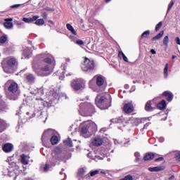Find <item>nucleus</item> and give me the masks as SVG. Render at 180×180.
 <instances>
[{
    "label": "nucleus",
    "instance_id": "obj_18",
    "mask_svg": "<svg viewBox=\"0 0 180 180\" xmlns=\"http://www.w3.org/2000/svg\"><path fill=\"white\" fill-rule=\"evenodd\" d=\"M20 158V162L22 164H23V165H27V164H29V159L30 158V157L22 154L21 155Z\"/></svg>",
    "mask_w": 180,
    "mask_h": 180
},
{
    "label": "nucleus",
    "instance_id": "obj_10",
    "mask_svg": "<svg viewBox=\"0 0 180 180\" xmlns=\"http://www.w3.org/2000/svg\"><path fill=\"white\" fill-rule=\"evenodd\" d=\"M51 136H53V129H48L43 133L41 140L44 146L47 144Z\"/></svg>",
    "mask_w": 180,
    "mask_h": 180
},
{
    "label": "nucleus",
    "instance_id": "obj_36",
    "mask_svg": "<svg viewBox=\"0 0 180 180\" xmlns=\"http://www.w3.org/2000/svg\"><path fill=\"white\" fill-rule=\"evenodd\" d=\"M4 25L6 27V29H11L13 27V24L10 22H4Z\"/></svg>",
    "mask_w": 180,
    "mask_h": 180
},
{
    "label": "nucleus",
    "instance_id": "obj_41",
    "mask_svg": "<svg viewBox=\"0 0 180 180\" xmlns=\"http://www.w3.org/2000/svg\"><path fill=\"white\" fill-rule=\"evenodd\" d=\"M147 36H150V30H146L141 34V39H144V37H147Z\"/></svg>",
    "mask_w": 180,
    "mask_h": 180
},
{
    "label": "nucleus",
    "instance_id": "obj_25",
    "mask_svg": "<svg viewBox=\"0 0 180 180\" xmlns=\"http://www.w3.org/2000/svg\"><path fill=\"white\" fill-rule=\"evenodd\" d=\"M66 27H67L68 30H69V32H70V33H72V34L77 36V31H75V30L74 29V27H72V25H71V24H67Z\"/></svg>",
    "mask_w": 180,
    "mask_h": 180
},
{
    "label": "nucleus",
    "instance_id": "obj_4",
    "mask_svg": "<svg viewBox=\"0 0 180 180\" xmlns=\"http://www.w3.org/2000/svg\"><path fill=\"white\" fill-rule=\"evenodd\" d=\"M5 88L8 89L6 92L7 98L11 101H16L19 97V87L18 84L9 80L6 83Z\"/></svg>",
    "mask_w": 180,
    "mask_h": 180
},
{
    "label": "nucleus",
    "instance_id": "obj_60",
    "mask_svg": "<svg viewBox=\"0 0 180 180\" xmlns=\"http://www.w3.org/2000/svg\"><path fill=\"white\" fill-rule=\"evenodd\" d=\"M150 53H151L152 54H156V53H157V52H156L155 50H154V49H151V50H150Z\"/></svg>",
    "mask_w": 180,
    "mask_h": 180
},
{
    "label": "nucleus",
    "instance_id": "obj_9",
    "mask_svg": "<svg viewBox=\"0 0 180 180\" xmlns=\"http://www.w3.org/2000/svg\"><path fill=\"white\" fill-rule=\"evenodd\" d=\"M96 85L100 88V91H105L106 83H105V77L99 75L96 77Z\"/></svg>",
    "mask_w": 180,
    "mask_h": 180
},
{
    "label": "nucleus",
    "instance_id": "obj_6",
    "mask_svg": "<svg viewBox=\"0 0 180 180\" xmlns=\"http://www.w3.org/2000/svg\"><path fill=\"white\" fill-rule=\"evenodd\" d=\"M96 105L98 108L101 109V110L108 109L110 106V100L105 98V96L100 97L98 96L96 98Z\"/></svg>",
    "mask_w": 180,
    "mask_h": 180
},
{
    "label": "nucleus",
    "instance_id": "obj_30",
    "mask_svg": "<svg viewBox=\"0 0 180 180\" xmlns=\"http://www.w3.org/2000/svg\"><path fill=\"white\" fill-rule=\"evenodd\" d=\"M50 140L52 146H54L58 143V137H57V136H51Z\"/></svg>",
    "mask_w": 180,
    "mask_h": 180
},
{
    "label": "nucleus",
    "instance_id": "obj_34",
    "mask_svg": "<svg viewBox=\"0 0 180 180\" xmlns=\"http://www.w3.org/2000/svg\"><path fill=\"white\" fill-rule=\"evenodd\" d=\"M134 157H135L136 162H139V161H140V160H141V155H140V153H139V152H135Z\"/></svg>",
    "mask_w": 180,
    "mask_h": 180
},
{
    "label": "nucleus",
    "instance_id": "obj_13",
    "mask_svg": "<svg viewBox=\"0 0 180 180\" xmlns=\"http://www.w3.org/2000/svg\"><path fill=\"white\" fill-rule=\"evenodd\" d=\"M92 144L95 147H99L103 144V140L99 137H96L93 139Z\"/></svg>",
    "mask_w": 180,
    "mask_h": 180
},
{
    "label": "nucleus",
    "instance_id": "obj_51",
    "mask_svg": "<svg viewBox=\"0 0 180 180\" xmlns=\"http://www.w3.org/2000/svg\"><path fill=\"white\" fill-rule=\"evenodd\" d=\"M159 161H164V158L160 157L155 160V162H158Z\"/></svg>",
    "mask_w": 180,
    "mask_h": 180
},
{
    "label": "nucleus",
    "instance_id": "obj_47",
    "mask_svg": "<svg viewBox=\"0 0 180 180\" xmlns=\"http://www.w3.org/2000/svg\"><path fill=\"white\" fill-rule=\"evenodd\" d=\"M84 172L85 170H84V169H80L78 170V175H79V176H83Z\"/></svg>",
    "mask_w": 180,
    "mask_h": 180
},
{
    "label": "nucleus",
    "instance_id": "obj_57",
    "mask_svg": "<svg viewBox=\"0 0 180 180\" xmlns=\"http://www.w3.org/2000/svg\"><path fill=\"white\" fill-rule=\"evenodd\" d=\"M20 6V4H14V5L11 6V8H19Z\"/></svg>",
    "mask_w": 180,
    "mask_h": 180
},
{
    "label": "nucleus",
    "instance_id": "obj_12",
    "mask_svg": "<svg viewBox=\"0 0 180 180\" xmlns=\"http://www.w3.org/2000/svg\"><path fill=\"white\" fill-rule=\"evenodd\" d=\"M134 109L133 104L128 103L124 105L123 110L125 113H131Z\"/></svg>",
    "mask_w": 180,
    "mask_h": 180
},
{
    "label": "nucleus",
    "instance_id": "obj_28",
    "mask_svg": "<svg viewBox=\"0 0 180 180\" xmlns=\"http://www.w3.org/2000/svg\"><path fill=\"white\" fill-rule=\"evenodd\" d=\"M118 56L120 57V58H122V57L124 61H125L126 63H129V59L127 58V56L124 55L123 51H120L118 53Z\"/></svg>",
    "mask_w": 180,
    "mask_h": 180
},
{
    "label": "nucleus",
    "instance_id": "obj_37",
    "mask_svg": "<svg viewBox=\"0 0 180 180\" xmlns=\"http://www.w3.org/2000/svg\"><path fill=\"white\" fill-rule=\"evenodd\" d=\"M98 174H99V170L96 169V170H91L89 172L90 176H95V175H98Z\"/></svg>",
    "mask_w": 180,
    "mask_h": 180
},
{
    "label": "nucleus",
    "instance_id": "obj_39",
    "mask_svg": "<svg viewBox=\"0 0 180 180\" xmlns=\"http://www.w3.org/2000/svg\"><path fill=\"white\" fill-rule=\"evenodd\" d=\"M111 123H122V119L113 118L110 120Z\"/></svg>",
    "mask_w": 180,
    "mask_h": 180
},
{
    "label": "nucleus",
    "instance_id": "obj_64",
    "mask_svg": "<svg viewBox=\"0 0 180 180\" xmlns=\"http://www.w3.org/2000/svg\"><path fill=\"white\" fill-rule=\"evenodd\" d=\"M96 158L98 160H103V158H100L99 156H96Z\"/></svg>",
    "mask_w": 180,
    "mask_h": 180
},
{
    "label": "nucleus",
    "instance_id": "obj_49",
    "mask_svg": "<svg viewBox=\"0 0 180 180\" xmlns=\"http://www.w3.org/2000/svg\"><path fill=\"white\" fill-rule=\"evenodd\" d=\"M3 174L4 175H9V169L8 168L4 169Z\"/></svg>",
    "mask_w": 180,
    "mask_h": 180
},
{
    "label": "nucleus",
    "instance_id": "obj_62",
    "mask_svg": "<svg viewBox=\"0 0 180 180\" xmlns=\"http://www.w3.org/2000/svg\"><path fill=\"white\" fill-rule=\"evenodd\" d=\"M124 88L125 89H129V88H130V86H129V84H125Z\"/></svg>",
    "mask_w": 180,
    "mask_h": 180
},
{
    "label": "nucleus",
    "instance_id": "obj_24",
    "mask_svg": "<svg viewBox=\"0 0 180 180\" xmlns=\"http://www.w3.org/2000/svg\"><path fill=\"white\" fill-rule=\"evenodd\" d=\"M30 54H32V51L30 50V49L27 48L23 50L22 55L25 58H29Z\"/></svg>",
    "mask_w": 180,
    "mask_h": 180
},
{
    "label": "nucleus",
    "instance_id": "obj_5",
    "mask_svg": "<svg viewBox=\"0 0 180 180\" xmlns=\"http://www.w3.org/2000/svg\"><path fill=\"white\" fill-rule=\"evenodd\" d=\"M79 113L81 116H92L95 113V108L91 103H82L79 105Z\"/></svg>",
    "mask_w": 180,
    "mask_h": 180
},
{
    "label": "nucleus",
    "instance_id": "obj_58",
    "mask_svg": "<svg viewBox=\"0 0 180 180\" xmlns=\"http://www.w3.org/2000/svg\"><path fill=\"white\" fill-rule=\"evenodd\" d=\"M176 42L180 46V39H179V37H176Z\"/></svg>",
    "mask_w": 180,
    "mask_h": 180
},
{
    "label": "nucleus",
    "instance_id": "obj_27",
    "mask_svg": "<svg viewBox=\"0 0 180 180\" xmlns=\"http://www.w3.org/2000/svg\"><path fill=\"white\" fill-rule=\"evenodd\" d=\"M49 95L50 96H52L53 99H58L60 96L57 92L54 91L53 89L50 90Z\"/></svg>",
    "mask_w": 180,
    "mask_h": 180
},
{
    "label": "nucleus",
    "instance_id": "obj_7",
    "mask_svg": "<svg viewBox=\"0 0 180 180\" xmlns=\"http://www.w3.org/2000/svg\"><path fill=\"white\" fill-rule=\"evenodd\" d=\"M94 68H95V62L89 59H86L84 64L82 65V70L84 72L91 71Z\"/></svg>",
    "mask_w": 180,
    "mask_h": 180
},
{
    "label": "nucleus",
    "instance_id": "obj_55",
    "mask_svg": "<svg viewBox=\"0 0 180 180\" xmlns=\"http://www.w3.org/2000/svg\"><path fill=\"white\" fill-rule=\"evenodd\" d=\"M62 74H63V75H60L59 77V79H61V80L64 79V76L63 75L65 74V72H62Z\"/></svg>",
    "mask_w": 180,
    "mask_h": 180
},
{
    "label": "nucleus",
    "instance_id": "obj_19",
    "mask_svg": "<svg viewBox=\"0 0 180 180\" xmlns=\"http://www.w3.org/2000/svg\"><path fill=\"white\" fill-rule=\"evenodd\" d=\"M37 19H39V16L38 15H35L33 16L32 18H22V21L25 22V23H32V22H36V20H37Z\"/></svg>",
    "mask_w": 180,
    "mask_h": 180
},
{
    "label": "nucleus",
    "instance_id": "obj_26",
    "mask_svg": "<svg viewBox=\"0 0 180 180\" xmlns=\"http://www.w3.org/2000/svg\"><path fill=\"white\" fill-rule=\"evenodd\" d=\"M162 167L158 166V167H148V171L150 172H158L160 171H162Z\"/></svg>",
    "mask_w": 180,
    "mask_h": 180
},
{
    "label": "nucleus",
    "instance_id": "obj_56",
    "mask_svg": "<svg viewBox=\"0 0 180 180\" xmlns=\"http://www.w3.org/2000/svg\"><path fill=\"white\" fill-rule=\"evenodd\" d=\"M48 23H49V25H51L52 26H54V21L51 20H49Z\"/></svg>",
    "mask_w": 180,
    "mask_h": 180
},
{
    "label": "nucleus",
    "instance_id": "obj_1",
    "mask_svg": "<svg viewBox=\"0 0 180 180\" xmlns=\"http://www.w3.org/2000/svg\"><path fill=\"white\" fill-rule=\"evenodd\" d=\"M43 56V61L39 64L32 63L33 71L39 77H49L53 72L51 63L54 58L49 54H41Z\"/></svg>",
    "mask_w": 180,
    "mask_h": 180
},
{
    "label": "nucleus",
    "instance_id": "obj_54",
    "mask_svg": "<svg viewBox=\"0 0 180 180\" xmlns=\"http://www.w3.org/2000/svg\"><path fill=\"white\" fill-rule=\"evenodd\" d=\"M38 94H40V95H44V92L43 91V89H39L38 90Z\"/></svg>",
    "mask_w": 180,
    "mask_h": 180
},
{
    "label": "nucleus",
    "instance_id": "obj_63",
    "mask_svg": "<svg viewBox=\"0 0 180 180\" xmlns=\"http://www.w3.org/2000/svg\"><path fill=\"white\" fill-rule=\"evenodd\" d=\"M34 116H36V114L33 113V114L32 115V117H30V119H32V117H34Z\"/></svg>",
    "mask_w": 180,
    "mask_h": 180
},
{
    "label": "nucleus",
    "instance_id": "obj_52",
    "mask_svg": "<svg viewBox=\"0 0 180 180\" xmlns=\"http://www.w3.org/2000/svg\"><path fill=\"white\" fill-rule=\"evenodd\" d=\"M41 16H42L44 19H47V16H49V15H48V14H47L46 12H44V13H42Z\"/></svg>",
    "mask_w": 180,
    "mask_h": 180
},
{
    "label": "nucleus",
    "instance_id": "obj_20",
    "mask_svg": "<svg viewBox=\"0 0 180 180\" xmlns=\"http://www.w3.org/2000/svg\"><path fill=\"white\" fill-rule=\"evenodd\" d=\"M154 157H155V154L153 153H148L143 157L144 161H150L151 160H154Z\"/></svg>",
    "mask_w": 180,
    "mask_h": 180
},
{
    "label": "nucleus",
    "instance_id": "obj_44",
    "mask_svg": "<svg viewBox=\"0 0 180 180\" xmlns=\"http://www.w3.org/2000/svg\"><path fill=\"white\" fill-rule=\"evenodd\" d=\"M162 26V22H159L158 25H156L155 27V31L158 32V30H160V29H161V27Z\"/></svg>",
    "mask_w": 180,
    "mask_h": 180
},
{
    "label": "nucleus",
    "instance_id": "obj_50",
    "mask_svg": "<svg viewBox=\"0 0 180 180\" xmlns=\"http://www.w3.org/2000/svg\"><path fill=\"white\" fill-rule=\"evenodd\" d=\"M45 11H47L48 12H54V8L46 7L44 8Z\"/></svg>",
    "mask_w": 180,
    "mask_h": 180
},
{
    "label": "nucleus",
    "instance_id": "obj_35",
    "mask_svg": "<svg viewBox=\"0 0 180 180\" xmlns=\"http://www.w3.org/2000/svg\"><path fill=\"white\" fill-rule=\"evenodd\" d=\"M63 143L68 147H72V141H71V139L70 138H68L66 141H64Z\"/></svg>",
    "mask_w": 180,
    "mask_h": 180
},
{
    "label": "nucleus",
    "instance_id": "obj_14",
    "mask_svg": "<svg viewBox=\"0 0 180 180\" xmlns=\"http://www.w3.org/2000/svg\"><path fill=\"white\" fill-rule=\"evenodd\" d=\"M3 70L6 74H12L13 72V68L7 65H3Z\"/></svg>",
    "mask_w": 180,
    "mask_h": 180
},
{
    "label": "nucleus",
    "instance_id": "obj_16",
    "mask_svg": "<svg viewBox=\"0 0 180 180\" xmlns=\"http://www.w3.org/2000/svg\"><path fill=\"white\" fill-rule=\"evenodd\" d=\"M9 126L8 123H6V121L0 119V133H2Z\"/></svg>",
    "mask_w": 180,
    "mask_h": 180
},
{
    "label": "nucleus",
    "instance_id": "obj_8",
    "mask_svg": "<svg viewBox=\"0 0 180 180\" xmlns=\"http://www.w3.org/2000/svg\"><path fill=\"white\" fill-rule=\"evenodd\" d=\"M84 85V80L81 79H75L72 82L71 86L75 91H79L82 89Z\"/></svg>",
    "mask_w": 180,
    "mask_h": 180
},
{
    "label": "nucleus",
    "instance_id": "obj_17",
    "mask_svg": "<svg viewBox=\"0 0 180 180\" xmlns=\"http://www.w3.org/2000/svg\"><path fill=\"white\" fill-rule=\"evenodd\" d=\"M163 96L166 97V99L168 102H171L174 99V94L169 91H165L162 94Z\"/></svg>",
    "mask_w": 180,
    "mask_h": 180
},
{
    "label": "nucleus",
    "instance_id": "obj_61",
    "mask_svg": "<svg viewBox=\"0 0 180 180\" xmlns=\"http://www.w3.org/2000/svg\"><path fill=\"white\" fill-rule=\"evenodd\" d=\"M159 141H160V143H164V138L160 137V138L159 139Z\"/></svg>",
    "mask_w": 180,
    "mask_h": 180
},
{
    "label": "nucleus",
    "instance_id": "obj_46",
    "mask_svg": "<svg viewBox=\"0 0 180 180\" xmlns=\"http://www.w3.org/2000/svg\"><path fill=\"white\" fill-rule=\"evenodd\" d=\"M120 180H133V176L131 175H127L124 178L121 179Z\"/></svg>",
    "mask_w": 180,
    "mask_h": 180
},
{
    "label": "nucleus",
    "instance_id": "obj_48",
    "mask_svg": "<svg viewBox=\"0 0 180 180\" xmlns=\"http://www.w3.org/2000/svg\"><path fill=\"white\" fill-rule=\"evenodd\" d=\"M76 44H78V46H82L84 45V41L78 39L76 41Z\"/></svg>",
    "mask_w": 180,
    "mask_h": 180
},
{
    "label": "nucleus",
    "instance_id": "obj_40",
    "mask_svg": "<svg viewBox=\"0 0 180 180\" xmlns=\"http://www.w3.org/2000/svg\"><path fill=\"white\" fill-rule=\"evenodd\" d=\"M173 6H174V1L172 0L168 5L167 13H168L171 11V9H172Z\"/></svg>",
    "mask_w": 180,
    "mask_h": 180
},
{
    "label": "nucleus",
    "instance_id": "obj_22",
    "mask_svg": "<svg viewBox=\"0 0 180 180\" xmlns=\"http://www.w3.org/2000/svg\"><path fill=\"white\" fill-rule=\"evenodd\" d=\"M26 79L29 84H33L34 83V79H36V77H34V75L32 74H28L26 75Z\"/></svg>",
    "mask_w": 180,
    "mask_h": 180
},
{
    "label": "nucleus",
    "instance_id": "obj_3",
    "mask_svg": "<svg viewBox=\"0 0 180 180\" xmlns=\"http://www.w3.org/2000/svg\"><path fill=\"white\" fill-rule=\"evenodd\" d=\"M80 131L84 139H88L96 131V124L91 120L85 121L80 125Z\"/></svg>",
    "mask_w": 180,
    "mask_h": 180
},
{
    "label": "nucleus",
    "instance_id": "obj_53",
    "mask_svg": "<svg viewBox=\"0 0 180 180\" xmlns=\"http://www.w3.org/2000/svg\"><path fill=\"white\" fill-rule=\"evenodd\" d=\"M134 91H136V86H132L131 89L129 90V92H134Z\"/></svg>",
    "mask_w": 180,
    "mask_h": 180
},
{
    "label": "nucleus",
    "instance_id": "obj_31",
    "mask_svg": "<svg viewBox=\"0 0 180 180\" xmlns=\"http://www.w3.org/2000/svg\"><path fill=\"white\" fill-rule=\"evenodd\" d=\"M37 26H43L44 25V20L40 18V19H37L34 22Z\"/></svg>",
    "mask_w": 180,
    "mask_h": 180
},
{
    "label": "nucleus",
    "instance_id": "obj_42",
    "mask_svg": "<svg viewBox=\"0 0 180 180\" xmlns=\"http://www.w3.org/2000/svg\"><path fill=\"white\" fill-rule=\"evenodd\" d=\"M4 105H5V103L2 101V96L0 95V112L4 110Z\"/></svg>",
    "mask_w": 180,
    "mask_h": 180
},
{
    "label": "nucleus",
    "instance_id": "obj_2",
    "mask_svg": "<svg viewBox=\"0 0 180 180\" xmlns=\"http://www.w3.org/2000/svg\"><path fill=\"white\" fill-rule=\"evenodd\" d=\"M63 150H61V148L56 147L54 148L53 151L51 153V157L49 159V164H46L44 167V172H47L50 169L51 167H56L57 164H60V162L64 161V155L62 154Z\"/></svg>",
    "mask_w": 180,
    "mask_h": 180
},
{
    "label": "nucleus",
    "instance_id": "obj_29",
    "mask_svg": "<svg viewBox=\"0 0 180 180\" xmlns=\"http://www.w3.org/2000/svg\"><path fill=\"white\" fill-rule=\"evenodd\" d=\"M162 36H164V31H160L158 35L152 38V41L160 40Z\"/></svg>",
    "mask_w": 180,
    "mask_h": 180
},
{
    "label": "nucleus",
    "instance_id": "obj_59",
    "mask_svg": "<svg viewBox=\"0 0 180 180\" xmlns=\"http://www.w3.org/2000/svg\"><path fill=\"white\" fill-rule=\"evenodd\" d=\"M87 157H88L89 158H91V160L94 159V158H92V153H89L87 154Z\"/></svg>",
    "mask_w": 180,
    "mask_h": 180
},
{
    "label": "nucleus",
    "instance_id": "obj_23",
    "mask_svg": "<svg viewBox=\"0 0 180 180\" xmlns=\"http://www.w3.org/2000/svg\"><path fill=\"white\" fill-rule=\"evenodd\" d=\"M158 109H160V110H162V109H166L167 108V102L165 101V100H162L160 103H159L157 105Z\"/></svg>",
    "mask_w": 180,
    "mask_h": 180
},
{
    "label": "nucleus",
    "instance_id": "obj_21",
    "mask_svg": "<svg viewBox=\"0 0 180 180\" xmlns=\"http://www.w3.org/2000/svg\"><path fill=\"white\" fill-rule=\"evenodd\" d=\"M7 64L8 65H9V67H12L13 68V67H15V65L18 64V61H16V59L15 58H11L8 60Z\"/></svg>",
    "mask_w": 180,
    "mask_h": 180
},
{
    "label": "nucleus",
    "instance_id": "obj_15",
    "mask_svg": "<svg viewBox=\"0 0 180 180\" xmlns=\"http://www.w3.org/2000/svg\"><path fill=\"white\" fill-rule=\"evenodd\" d=\"M152 102L153 101L151 100L146 102L145 105V110L146 112H153V110H154L155 108L153 106H151Z\"/></svg>",
    "mask_w": 180,
    "mask_h": 180
},
{
    "label": "nucleus",
    "instance_id": "obj_11",
    "mask_svg": "<svg viewBox=\"0 0 180 180\" xmlns=\"http://www.w3.org/2000/svg\"><path fill=\"white\" fill-rule=\"evenodd\" d=\"M2 150L4 153H11L13 150V145L12 143H5L2 146Z\"/></svg>",
    "mask_w": 180,
    "mask_h": 180
},
{
    "label": "nucleus",
    "instance_id": "obj_38",
    "mask_svg": "<svg viewBox=\"0 0 180 180\" xmlns=\"http://www.w3.org/2000/svg\"><path fill=\"white\" fill-rule=\"evenodd\" d=\"M168 43H169V37L168 36H165L163 39V44L165 46H168Z\"/></svg>",
    "mask_w": 180,
    "mask_h": 180
},
{
    "label": "nucleus",
    "instance_id": "obj_32",
    "mask_svg": "<svg viewBox=\"0 0 180 180\" xmlns=\"http://www.w3.org/2000/svg\"><path fill=\"white\" fill-rule=\"evenodd\" d=\"M8 40V35L4 34L0 37V43L1 44H4V43H6V41Z\"/></svg>",
    "mask_w": 180,
    "mask_h": 180
},
{
    "label": "nucleus",
    "instance_id": "obj_33",
    "mask_svg": "<svg viewBox=\"0 0 180 180\" xmlns=\"http://www.w3.org/2000/svg\"><path fill=\"white\" fill-rule=\"evenodd\" d=\"M164 78H168V63L165 64V68H164Z\"/></svg>",
    "mask_w": 180,
    "mask_h": 180
},
{
    "label": "nucleus",
    "instance_id": "obj_43",
    "mask_svg": "<svg viewBox=\"0 0 180 180\" xmlns=\"http://www.w3.org/2000/svg\"><path fill=\"white\" fill-rule=\"evenodd\" d=\"M174 156L176 160L180 162V151L175 152Z\"/></svg>",
    "mask_w": 180,
    "mask_h": 180
},
{
    "label": "nucleus",
    "instance_id": "obj_45",
    "mask_svg": "<svg viewBox=\"0 0 180 180\" xmlns=\"http://www.w3.org/2000/svg\"><path fill=\"white\" fill-rule=\"evenodd\" d=\"M143 120H144V118H136L135 123H137V124H140L143 123Z\"/></svg>",
    "mask_w": 180,
    "mask_h": 180
}]
</instances>
